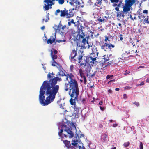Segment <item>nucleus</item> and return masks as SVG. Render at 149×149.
Returning <instances> with one entry per match:
<instances>
[{"label": "nucleus", "mask_w": 149, "mask_h": 149, "mask_svg": "<svg viewBox=\"0 0 149 149\" xmlns=\"http://www.w3.org/2000/svg\"><path fill=\"white\" fill-rule=\"evenodd\" d=\"M61 81V78L56 77L43 82L39 96V102L42 105H47L54 101L59 89V86L56 84L57 82Z\"/></svg>", "instance_id": "nucleus-1"}, {"label": "nucleus", "mask_w": 149, "mask_h": 149, "mask_svg": "<svg viewBox=\"0 0 149 149\" xmlns=\"http://www.w3.org/2000/svg\"><path fill=\"white\" fill-rule=\"evenodd\" d=\"M63 129H61L60 132H58V134L61 140L63 141L65 146L68 149L71 148V149H86L85 147L82 146L83 144L82 143H80L79 144L77 141H72V142L71 143L72 146H71V143L69 141L63 139L62 136V134H63Z\"/></svg>", "instance_id": "nucleus-2"}, {"label": "nucleus", "mask_w": 149, "mask_h": 149, "mask_svg": "<svg viewBox=\"0 0 149 149\" xmlns=\"http://www.w3.org/2000/svg\"><path fill=\"white\" fill-rule=\"evenodd\" d=\"M91 49L92 50V53L90 55V56L88 57H87L86 61L87 63H94L95 61L96 58H97L98 56V53L95 52V49H96V48L95 47V46H91Z\"/></svg>", "instance_id": "nucleus-3"}, {"label": "nucleus", "mask_w": 149, "mask_h": 149, "mask_svg": "<svg viewBox=\"0 0 149 149\" xmlns=\"http://www.w3.org/2000/svg\"><path fill=\"white\" fill-rule=\"evenodd\" d=\"M69 95L71 97L70 100V104L75 105V100L77 99L79 95V89L70 90Z\"/></svg>", "instance_id": "nucleus-4"}, {"label": "nucleus", "mask_w": 149, "mask_h": 149, "mask_svg": "<svg viewBox=\"0 0 149 149\" xmlns=\"http://www.w3.org/2000/svg\"><path fill=\"white\" fill-rule=\"evenodd\" d=\"M136 0H123L121 6L122 8H124V10H127L129 11L131 9L132 6L135 4Z\"/></svg>", "instance_id": "nucleus-5"}, {"label": "nucleus", "mask_w": 149, "mask_h": 149, "mask_svg": "<svg viewBox=\"0 0 149 149\" xmlns=\"http://www.w3.org/2000/svg\"><path fill=\"white\" fill-rule=\"evenodd\" d=\"M80 54H79L77 58H76L77 56V51L74 49L72 50L71 52L70 58V59L72 62H75L76 61H78L79 63H80L83 57V54L81 52Z\"/></svg>", "instance_id": "nucleus-6"}, {"label": "nucleus", "mask_w": 149, "mask_h": 149, "mask_svg": "<svg viewBox=\"0 0 149 149\" xmlns=\"http://www.w3.org/2000/svg\"><path fill=\"white\" fill-rule=\"evenodd\" d=\"M68 77L70 80V90L79 89L77 81L74 78V76L72 73L68 74Z\"/></svg>", "instance_id": "nucleus-7"}, {"label": "nucleus", "mask_w": 149, "mask_h": 149, "mask_svg": "<svg viewBox=\"0 0 149 149\" xmlns=\"http://www.w3.org/2000/svg\"><path fill=\"white\" fill-rule=\"evenodd\" d=\"M109 18L106 16H104L100 15L98 19L95 20L96 21L99 22V23H104L108 22V19Z\"/></svg>", "instance_id": "nucleus-8"}, {"label": "nucleus", "mask_w": 149, "mask_h": 149, "mask_svg": "<svg viewBox=\"0 0 149 149\" xmlns=\"http://www.w3.org/2000/svg\"><path fill=\"white\" fill-rule=\"evenodd\" d=\"M74 110L72 115L75 118H78L80 114L79 112L81 110V108L77 107L76 105H74Z\"/></svg>", "instance_id": "nucleus-9"}, {"label": "nucleus", "mask_w": 149, "mask_h": 149, "mask_svg": "<svg viewBox=\"0 0 149 149\" xmlns=\"http://www.w3.org/2000/svg\"><path fill=\"white\" fill-rule=\"evenodd\" d=\"M62 128H65L64 130L69 135V137L71 138L74 136V134L73 132L70 129L69 127H68L65 125H62Z\"/></svg>", "instance_id": "nucleus-10"}, {"label": "nucleus", "mask_w": 149, "mask_h": 149, "mask_svg": "<svg viewBox=\"0 0 149 149\" xmlns=\"http://www.w3.org/2000/svg\"><path fill=\"white\" fill-rule=\"evenodd\" d=\"M67 9L65 8L63 10H60V9H57L56 10V12H55V15L57 16L58 15V14L60 13V16L61 17L65 18V15H66V12Z\"/></svg>", "instance_id": "nucleus-11"}, {"label": "nucleus", "mask_w": 149, "mask_h": 149, "mask_svg": "<svg viewBox=\"0 0 149 149\" xmlns=\"http://www.w3.org/2000/svg\"><path fill=\"white\" fill-rule=\"evenodd\" d=\"M111 3L113 4L114 7H120L123 0H110Z\"/></svg>", "instance_id": "nucleus-12"}, {"label": "nucleus", "mask_w": 149, "mask_h": 149, "mask_svg": "<svg viewBox=\"0 0 149 149\" xmlns=\"http://www.w3.org/2000/svg\"><path fill=\"white\" fill-rule=\"evenodd\" d=\"M65 18L67 19L70 18L72 17L74 15V13L71 10H66Z\"/></svg>", "instance_id": "nucleus-13"}, {"label": "nucleus", "mask_w": 149, "mask_h": 149, "mask_svg": "<svg viewBox=\"0 0 149 149\" xmlns=\"http://www.w3.org/2000/svg\"><path fill=\"white\" fill-rule=\"evenodd\" d=\"M101 139L102 142L106 143L109 140L107 135L105 133L102 134L101 136Z\"/></svg>", "instance_id": "nucleus-14"}, {"label": "nucleus", "mask_w": 149, "mask_h": 149, "mask_svg": "<svg viewBox=\"0 0 149 149\" xmlns=\"http://www.w3.org/2000/svg\"><path fill=\"white\" fill-rule=\"evenodd\" d=\"M123 8V10L121 11L120 12H118L117 13V16L119 17L120 18H121V17H123V18H124V17L125 16L124 13H127L129 12L127 10H124V8Z\"/></svg>", "instance_id": "nucleus-15"}, {"label": "nucleus", "mask_w": 149, "mask_h": 149, "mask_svg": "<svg viewBox=\"0 0 149 149\" xmlns=\"http://www.w3.org/2000/svg\"><path fill=\"white\" fill-rule=\"evenodd\" d=\"M130 54V52L127 53V52H125L122 54L121 58L123 60H126L130 56L128 55Z\"/></svg>", "instance_id": "nucleus-16"}, {"label": "nucleus", "mask_w": 149, "mask_h": 149, "mask_svg": "<svg viewBox=\"0 0 149 149\" xmlns=\"http://www.w3.org/2000/svg\"><path fill=\"white\" fill-rule=\"evenodd\" d=\"M56 38V37L54 38L52 36H50V38L47 41V43L48 44H52L53 43L55 42Z\"/></svg>", "instance_id": "nucleus-17"}, {"label": "nucleus", "mask_w": 149, "mask_h": 149, "mask_svg": "<svg viewBox=\"0 0 149 149\" xmlns=\"http://www.w3.org/2000/svg\"><path fill=\"white\" fill-rule=\"evenodd\" d=\"M108 43H104V42H103L102 45H100L101 49L105 51H106L108 49Z\"/></svg>", "instance_id": "nucleus-18"}, {"label": "nucleus", "mask_w": 149, "mask_h": 149, "mask_svg": "<svg viewBox=\"0 0 149 149\" xmlns=\"http://www.w3.org/2000/svg\"><path fill=\"white\" fill-rule=\"evenodd\" d=\"M102 0H97L95 4L98 7H100L101 6L102 3ZM106 3H108V0H103Z\"/></svg>", "instance_id": "nucleus-19"}, {"label": "nucleus", "mask_w": 149, "mask_h": 149, "mask_svg": "<svg viewBox=\"0 0 149 149\" xmlns=\"http://www.w3.org/2000/svg\"><path fill=\"white\" fill-rule=\"evenodd\" d=\"M47 4H45L43 6V8L45 10H47L49 9H51L52 8V5L49 4V3Z\"/></svg>", "instance_id": "nucleus-20"}, {"label": "nucleus", "mask_w": 149, "mask_h": 149, "mask_svg": "<svg viewBox=\"0 0 149 149\" xmlns=\"http://www.w3.org/2000/svg\"><path fill=\"white\" fill-rule=\"evenodd\" d=\"M51 53L50 55L52 58V60H55V59H56L57 58V56L56 54H53V51L52 50H50Z\"/></svg>", "instance_id": "nucleus-21"}, {"label": "nucleus", "mask_w": 149, "mask_h": 149, "mask_svg": "<svg viewBox=\"0 0 149 149\" xmlns=\"http://www.w3.org/2000/svg\"><path fill=\"white\" fill-rule=\"evenodd\" d=\"M100 14L98 13L95 12L93 14V15L94 17V18L96 19H98Z\"/></svg>", "instance_id": "nucleus-22"}, {"label": "nucleus", "mask_w": 149, "mask_h": 149, "mask_svg": "<svg viewBox=\"0 0 149 149\" xmlns=\"http://www.w3.org/2000/svg\"><path fill=\"white\" fill-rule=\"evenodd\" d=\"M81 34H79V33L78 34H79L78 37V40L79 41H81L82 39L84 38L85 36V35L84 33L82 32Z\"/></svg>", "instance_id": "nucleus-23"}, {"label": "nucleus", "mask_w": 149, "mask_h": 149, "mask_svg": "<svg viewBox=\"0 0 149 149\" xmlns=\"http://www.w3.org/2000/svg\"><path fill=\"white\" fill-rule=\"evenodd\" d=\"M54 75L55 74L53 72H52V73L49 72L47 75V77L49 79H52L55 77Z\"/></svg>", "instance_id": "nucleus-24"}, {"label": "nucleus", "mask_w": 149, "mask_h": 149, "mask_svg": "<svg viewBox=\"0 0 149 149\" xmlns=\"http://www.w3.org/2000/svg\"><path fill=\"white\" fill-rule=\"evenodd\" d=\"M52 62V65L53 66H56V65H57L60 68V67H61V65L58 63H57L56 61L54 60H52L51 61Z\"/></svg>", "instance_id": "nucleus-25"}, {"label": "nucleus", "mask_w": 149, "mask_h": 149, "mask_svg": "<svg viewBox=\"0 0 149 149\" xmlns=\"http://www.w3.org/2000/svg\"><path fill=\"white\" fill-rule=\"evenodd\" d=\"M81 42L83 44L84 46L85 45L86 42L87 44H88V40L86 39V38L85 37L82 39Z\"/></svg>", "instance_id": "nucleus-26"}, {"label": "nucleus", "mask_w": 149, "mask_h": 149, "mask_svg": "<svg viewBox=\"0 0 149 149\" xmlns=\"http://www.w3.org/2000/svg\"><path fill=\"white\" fill-rule=\"evenodd\" d=\"M70 83L69 82L68 83H65V90L67 91H68L69 88H70L69 85Z\"/></svg>", "instance_id": "nucleus-27"}, {"label": "nucleus", "mask_w": 149, "mask_h": 149, "mask_svg": "<svg viewBox=\"0 0 149 149\" xmlns=\"http://www.w3.org/2000/svg\"><path fill=\"white\" fill-rule=\"evenodd\" d=\"M56 1H57L58 2V3L60 5L63 4L64 2L65 1H66L67 3L69 2L68 0H55Z\"/></svg>", "instance_id": "nucleus-28"}, {"label": "nucleus", "mask_w": 149, "mask_h": 149, "mask_svg": "<svg viewBox=\"0 0 149 149\" xmlns=\"http://www.w3.org/2000/svg\"><path fill=\"white\" fill-rule=\"evenodd\" d=\"M62 72L63 73L62 74H61L59 72H58V73L57 74H56V76L58 77L60 76H66V74L64 73H63V71H62Z\"/></svg>", "instance_id": "nucleus-29"}, {"label": "nucleus", "mask_w": 149, "mask_h": 149, "mask_svg": "<svg viewBox=\"0 0 149 149\" xmlns=\"http://www.w3.org/2000/svg\"><path fill=\"white\" fill-rule=\"evenodd\" d=\"M79 72L80 76L82 77H85L84 73H83L82 70V69H80L79 70Z\"/></svg>", "instance_id": "nucleus-30"}, {"label": "nucleus", "mask_w": 149, "mask_h": 149, "mask_svg": "<svg viewBox=\"0 0 149 149\" xmlns=\"http://www.w3.org/2000/svg\"><path fill=\"white\" fill-rule=\"evenodd\" d=\"M70 1L69 2V3L72 6H73L75 3H77V0H70Z\"/></svg>", "instance_id": "nucleus-31"}, {"label": "nucleus", "mask_w": 149, "mask_h": 149, "mask_svg": "<svg viewBox=\"0 0 149 149\" xmlns=\"http://www.w3.org/2000/svg\"><path fill=\"white\" fill-rule=\"evenodd\" d=\"M108 44V49L109 48L110 49H111L112 48H113L115 47V46L113 44Z\"/></svg>", "instance_id": "nucleus-32"}, {"label": "nucleus", "mask_w": 149, "mask_h": 149, "mask_svg": "<svg viewBox=\"0 0 149 149\" xmlns=\"http://www.w3.org/2000/svg\"><path fill=\"white\" fill-rule=\"evenodd\" d=\"M82 28H83V27L82 26H81L80 27L79 29H78V32L80 34L82 32H83V31Z\"/></svg>", "instance_id": "nucleus-33"}, {"label": "nucleus", "mask_w": 149, "mask_h": 149, "mask_svg": "<svg viewBox=\"0 0 149 149\" xmlns=\"http://www.w3.org/2000/svg\"><path fill=\"white\" fill-rule=\"evenodd\" d=\"M130 143L129 141L125 142L123 144V146L125 147H128L130 145Z\"/></svg>", "instance_id": "nucleus-34"}, {"label": "nucleus", "mask_w": 149, "mask_h": 149, "mask_svg": "<svg viewBox=\"0 0 149 149\" xmlns=\"http://www.w3.org/2000/svg\"><path fill=\"white\" fill-rule=\"evenodd\" d=\"M113 75L108 74L106 76V78L107 79H108L113 77Z\"/></svg>", "instance_id": "nucleus-35"}, {"label": "nucleus", "mask_w": 149, "mask_h": 149, "mask_svg": "<svg viewBox=\"0 0 149 149\" xmlns=\"http://www.w3.org/2000/svg\"><path fill=\"white\" fill-rule=\"evenodd\" d=\"M55 0H50V1L49 2V4H51V5H52H52H53L54 4V3L53 2Z\"/></svg>", "instance_id": "nucleus-36"}, {"label": "nucleus", "mask_w": 149, "mask_h": 149, "mask_svg": "<svg viewBox=\"0 0 149 149\" xmlns=\"http://www.w3.org/2000/svg\"><path fill=\"white\" fill-rule=\"evenodd\" d=\"M139 148L140 149H143V143L142 142H140V144L139 145Z\"/></svg>", "instance_id": "nucleus-37"}, {"label": "nucleus", "mask_w": 149, "mask_h": 149, "mask_svg": "<svg viewBox=\"0 0 149 149\" xmlns=\"http://www.w3.org/2000/svg\"><path fill=\"white\" fill-rule=\"evenodd\" d=\"M46 18L45 21V22H47L49 20V18L48 15H47L46 16Z\"/></svg>", "instance_id": "nucleus-38"}, {"label": "nucleus", "mask_w": 149, "mask_h": 149, "mask_svg": "<svg viewBox=\"0 0 149 149\" xmlns=\"http://www.w3.org/2000/svg\"><path fill=\"white\" fill-rule=\"evenodd\" d=\"M83 77V78L84 81V84H86L87 82L86 79V78L85 76L84 77Z\"/></svg>", "instance_id": "nucleus-39"}, {"label": "nucleus", "mask_w": 149, "mask_h": 149, "mask_svg": "<svg viewBox=\"0 0 149 149\" xmlns=\"http://www.w3.org/2000/svg\"><path fill=\"white\" fill-rule=\"evenodd\" d=\"M133 104L136 105L137 106H139V104L138 102H134Z\"/></svg>", "instance_id": "nucleus-40"}, {"label": "nucleus", "mask_w": 149, "mask_h": 149, "mask_svg": "<svg viewBox=\"0 0 149 149\" xmlns=\"http://www.w3.org/2000/svg\"><path fill=\"white\" fill-rule=\"evenodd\" d=\"M53 52L55 54H56L58 53V51L57 50H55L54 49H53Z\"/></svg>", "instance_id": "nucleus-41"}, {"label": "nucleus", "mask_w": 149, "mask_h": 149, "mask_svg": "<svg viewBox=\"0 0 149 149\" xmlns=\"http://www.w3.org/2000/svg\"><path fill=\"white\" fill-rule=\"evenodd\" d=\"M119 36L120 38V40H122L123 39V35L122 34H120L119 36Z\"/></svg>", "instance_id": "nucleus-42"}, {"label": "nucleus", "mask_w": 149, "mask_h": 149, "mask_svg": "<svg viewBox=\"0 0 149 149\" xmlns=\"http://www.w3.org/2000/svg\"><path fill=\"white\" fill-rule=\"evenodd\" d=\"M144 84V83L143 81L141 82V83L140 84H138L137 86H141L142 85H143Z\"/></svg>", "instance_id": "nucleus-43"}, {"label": "nucleus", "mask_w": 149, "mask_h": 149, "mask_svg": "<svg viewBox=\"0 0 149 149\" xmlns=\"http://www.w3.org/2000/svg\"><path fill=\"white\" fill-rule=\"evenodd\" d=\"M73 68V65H71L70 66V70L71 72H72V71Z\"/></svg>", "instance_id": "nucleus-44"}, {"label": "nucleus", "mask_w": 149, "mask_h": 149, "mask_svg": "<svg viewBox=\"0 0 149 149\" xmlns=\"http://www.w3.org/2000/svg\"><path fill=\"white\" fill-rule=\"evenodd\" d=\"M144 21H146V22L148 24H149V21H148V18H145L144 19Z\"/></svg>", "instance_id": "nucleus-45"}, {"label": "nucleus", "mask_w": 149, "mask_h": 149, "mask_svg": "<svg viewBox=\"0 0 149 149\" xmlns=\"http://www.w3.org/2000/svg\"><path fill=\"white\" fill-rule=\"evenodd\" d=\"M127 98V95L126 94H125L123 95V98L126 99Z\"/></svg>", "instance_id": "nucleus-46"}, {"label": "nucleus", "mask_w": 149, "mask_h": 149, "mask_svg": "<svg viewBox=\"0 0 149 149\" xmlns=\"http://www.w3.org/2000/svg\"><path fill=\"white\" fill-rule=\"evenodd\" d=\"M143 13H145L147 14L148 13V10H145L143 11Z\"/></svg>", "instance_id": "nucleus-47"}, {"label": "nucleus", "mask_w": 149, "mask_h": 149, "mask_svg": "<svg viewBox=\"0 0 149 149\" xmlns=\"http://www.w3.org/2000/svg\"><path fill=\"white\" fill-rule=\"evenodd\" d=\"M109 39L108 38L107 36H106L105 37V39H104V41L105 42H107V40Z\"/></svg>", "instance_id": "nucleus-48"}, {"label": "nucleus", "mask_w": 149, "mask_h": 149, "mask_svg": "<svg viewBox=\"0 0 149 149\" xmlns=\"http://www.w3.org/2000/svg\"><path fill=\"white\" fill-rule=\"evenodd\" d=\"M50 1V0H44L43 1V2L45 3H49V2Z\"/></svg>", "instance_id": "nucleus-49"}, {"label": "nucleus", "mask_w": 149, "mask_h": 149, "mask_svg": "<svg viewBox=\"0 0 149 149\" xmlns=\"http://www.w3.org/2000/svg\"><path fill=\"white\" fill-rule=\"evenodd\" d=\"M118 7H119L117 6L115 8V10L117 11H119V8Z\"/></svg>", "instance_id": "nucleus-50"}, {"label": "nucleus", "mask_w": 149, "mask_h": 149, "mask_svg": "<svg viewBox=\"0 0 149 149\" xmlns=\"http://www.w3.org/2000/svg\"><path fill=\"white\" fill-rule=\"evenodd\" d=\"M63 134H62V137H63V136L65 138H67V135L65 134H64V133H63Z\"/></svg>", "instance_id": "nucleus-51"}, {"label": "nucleus", "mask_w": 149, "mask_h": 149, "mask_svg": "<svg viewBox=\"0 0 149 149\" xmlns=\"http://www.w3.org/2000/svg\"><path fill=\"white\" fill-rule=\"evenodd\" d=\"M66 27V26L65 25L63 26H62V27L61 28L63 30H64V29Z\"/></svg>", "instance_id": "nucleus-52"}, {"label": "nucleus", "mask_w": 149, "mask_h": 149, "mask_svg": "<svg viewBox=\"0 0 149 149\" xmlns=\"http://www.w3.org/2000/svg\"><path fill=\"white\" fill-rule=\"evenodd\" d=\"M112 63H113L112 62V61H110L108 62V65H111V64Z\"/></svg>", "instance_id": "nucleus-53"}, {"label": "nucleus", "mask_w": 149, "mask_h": 149, "mask_svg": "<svg viewBox=\"0 0 149 149\" xmlns=\"http://www.w3.org/2000/svg\"><path fill=\"white\" fill-rule=\"evenodd\" d=\"M88 44V45L86 47L87 48H88V49H89V48H90V47H91V46H92V45L90 46V45H89V44Z\"/></svg>", "instance_id": "nucleus-54"}, {"label": "nucleus", "mask_w": 149, "mask_h": 149, "mask_svg": "<svg viewBox=\"0 0 149 149\" xmlns=\"http://www.w3.org/2000/svg\"><path fill=\"white\" fill-rule=\"evenodd\" d=\"M145 68V66H140L138 68L139 69L140 68Z\"/></svg>", "instance_id": "nucleus-55"}, {"label": "nucleus", "mask_w": 149, "mask_h": 149, "mask_svg": "<svg viewBox=\"0 0 149 149\" xmlns=\"http://www.w3.org/2000/svg\"><path fill=\"white\" fill-rule=\"evenodd\" d=\"M100 108L102 111H103L104 110V109L101 106H100Z\"/></svg>", "instance_id": "nucleus-56"}, {"label": "nucleus", "mask_w": 149, "mask_h": 149, "mask_svg": "<svg viewBox=\"0 0 149 149\" xmlns=\"http://www.w3.org/2000/svg\"><path fill=\"white\" fill-rule=\"evenodd\" d=\"M117 126H118V124H113V127H116Z\"/></svg>", "instance_id": "nucleus-57"}, {"label": "nucleus", "mask_w": 149, "mask_h": 149, "mask_svg": "<svg viewBox=\"0 0 149 149\" xmlns=\"http://www.w3.org/2000/svg\"><path fill=\"white\" fill-rule=\"evenodd\" d=\"M103 104V102L102 101H100L99 103V105H101Z\"/></svg>", "instance_id": "nucleus-58"}, {"label": "nucleus", "mask_w": 149, "mask_h": 149, "mask_svg": "<svg viewBox=\"0 0 149 149\" xmlns=\"http://www.w3.org/2000/svg\"><path fill=\"white\" fill-rule=\"evenodd\" d=\"M70 22L71 23L74 24V20L73 19H72L71 20Z\"/></svg>", "instance_id": "nucleus-59"}, {"label": "nucleus", "mask_w": 149, "mask_h": 149, "mask_svg": "<svg viewBox=\"0 0 149 149\" xmlns=\"http://www.w3.org/2000/svg\"><path fill=\"white\" fill-rule=\"evenodd\" d=\"M41 29L42 30H44L45 29V26H43L42 27H41Z\"/></svg>", "instance_id": "nucleus-60"}, {"label": "nucleus", "mask_w": 149, "mask_h": 149, "mask_svg": "<svg viewBox=\"0 0 149 149\" xmlns=\"http://www.w3.org/2000/svg\"><path fill=\"white\" fill-rule=\"evenodd\" d=\"M130 73V72H129V71H128L127 72H125L124 73V75H126V74H129Z\"/></svg>", "instance_id": "nucleus-61"}, {"label": "nucleus", "mask_w": 149, "mask_h": 149, "mask_svg": "<svg viewBox=\"0 0 149 149\" xmlns=\"http://www.w3.org/2000/svg\"><path fill=\"white\" fill-rule=\"evenodd\" d=\"M83 65L85 66V65H86V64L85 63H81L80 65L81 66V65Z\"/></svg>", "instance_id": "nucleus-62"}, {"label": "nucleus", "mask_w": 149, "mask_h": 149, "mask_svg": "<svg viewBox=\"0 0 149 149\" xmlns=\"http://www.w3.org/2000/svg\"><path fill=\"white\" fill-rule=\"evenodd\" d=\"M146 82H147L149 83V78H147V79H146Z\"/></svg>", "instance_id": "nucleus-63"}, {"label": "nucleus", "mask_w": 149, "mask_h": 149, "mask_svg": "<svg viewBox=\"0 0 149 149\" xmlns=\"http://www.w3.org/2000/svg\"><path fill=\"white\" fill-rule=\"evenodd\" d=\"M71 23L70 22H68V25L69 26H70L71 25Z\"/></svg>", "instance_id": "nucleus-64"}]
</instances>
